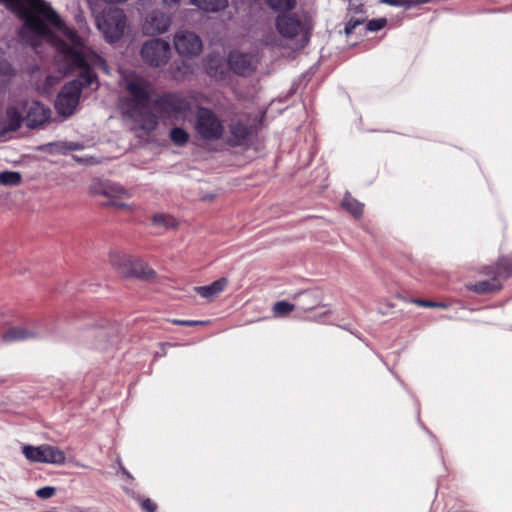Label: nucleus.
I'll return each mask as SVG.
<instances>
[{
    "instance_id": "15",
    "label": "nucleus",
    "mask_w": 512,
    "mask_h": 512,
    "mask_svg": "<svg viewBox=\"0 0 512 512\" xmlns=\"http://www.w3.org/2000/svg\"><path fill=\"white\" fill-rule=\"evenodd\" d=\"M276 27L278 32L286 38H293L303 30V25L298 19L286 15L277 17Z\"/></svg>"
},
{
    "instance_id": "6",
    "label": "nucleus",
    "mask_w": 512,
    "mask_h": 512,
    "mask_svg": "<svg viewBox=\"0 0 512 512\" xmlns=\"http://www.w3.org/2000/svg\"><path fill=\"white\" fill-rule=\"evenodd\" d=\"M156 109L168 118L186 120L193 112V101L187 97L169 94L156 102Z\"/></svg>"
},
{
    "instance_id": "39",
    "label": "nucleus",
    "mask_w": 512,
    "mask_h": 512,
    "mask_svg": "<svg viewBox=\"0 0 512 512\" xmlns=\"http://www.w3.org/2000/svg\"><path fill=\"white\" fill-rule=\"evenodd\" d=\"M181 0H164V3L168 6L179 4Z\"/></svg>"
},
{
    "instance_id": "24",
    "label": "nucleus",
    "mask_w": 512,
    "mask_h": 512,
    "mask_svg": "<svg viewBox=\"0 0 512 512\" xmlns=\"http://www.w3.org/2000/svg\"><path fill=\"white\" fill-rule=\"evenodd\" d=\"M230 131L234 137L235 144H240L247 138L250 133L249 128L240 122L232 123L230 126Z\"/></svg>"
},
{
    "instance_id": "19",
    "label": "nucleus",
    "mask_w": 512,
    "mask_h": 512,
    "mask_svg": "<svg viewBox=\"0 0 512 512\" xmlns=\"http://www.w3.org/2000/svg\"><path fill=\"white\" fill-rule=\"evenodd\" d=\"M228 280L220 278L207 286L195 287V291L204 298L212 299L218 296L227 286Z\"/></svg>"
},
{
    "instance_id": "21",
    "label": "nucleus",
    "mask_w": 512,
    "mask_h": 512,
    "mask_svg": "<svg viewBox=\"0 0 512 512\" xmlns=\"http://www.w3.org/2000/svg\"><path fill=\"white\" fill-rule=\"evenodd\" d=\"M22 183V174L18 171H2L0 172V185L16 187Z\"/></svg>"
},
{
    "instance_id": "4",
    "label": "nucleus",
    "mask_w": 512,
    "mask_h": 512,
    "mask_svg": "<svg viewBox=\"0 0 512 512\" xmlns=\"http://www.w3.org/2000/svg\"><path fill=\"white\" fill-rule=\"evenodd\" d=\"M512 272V258L502 257L494 266H486L482 273L491 277L488 280H482L474 284H469L467 288L478 294H486L501 288V279L507 278Z\"/></svg>"
},
{
    "instance_id": "38",
    "label": "nucleus",
    "mask_w": 512,
    "mask_h": 512,
    "mask_svg": "<svg viewBox=\"0 0 512 512\" xmlns=\"http://www.w3.org/2000/svg\"><path fill=\"white\" fill-rule=\"evenodd\" d=\"M435 308L447 309L448 304H446L445 302H435Z\"/></svg>"
},
{
    "instance_id": "7",
    "label": "nucleus",
    "mask_w": 512,
    "mask_h": 512,
    "mask_svg": "<svg viewBox=\"0 0 512 512\" xmlns=\"http://www.w3.org/2000/svg\"><path fill=\"white\" fill-rule=\"evenodd\" d=\"M140 55L143 62L148 66L163 67L171 57L170 43L162 38L149 39L142 44Z\"/></svg>"
},
{
    "instance_id": "9",
    "label": "nucleus",
    "mask_w": 512,
    "mask_h": 512,
    "mask_svg": "<svg viewBox=\"0 0 512 512\" xmlns=\"http://www.w3.org/2000/svg\"><path fill=\"white\" fill-rule=\"evenodd\" d=\"M23 454L31 462L62 465L66 461L65 453L60 448L49 444L25 445Z\"/></svg>"
},
{
    "instance_id": "32",
    "label": "nucleus",
    "mask_w": 512,
    "mask_h": 512,
    "mask_svg": "<svg viewBox=\"0 0 512 512\" xmlns=\"http://www.w3.org/2000/svg\"><path fill=\"white\" fill-rule=\"evenodd\" d=\"M409 302H411L415 305L421 306V307H425V308H435L434 301L423 300V299H411V300H409Z\"/></svg>"
},
{
    "instance_id": "31",
    "label": "nucleus",
    "mask_w": 512,
    "mask_h": 512,
    "mask_svg": "<svg viewBox=\"0 0 512 512\" xmlns=\"http://www.w3.org/2000/svg\"><path fill=\"white\" fill-rule=\"evenodd\" d=\"M56 492V489L52 486H45L36 491V495L42 499H48L52 497Z\"/></svg>"
},
{
    "instance_id": "8",
    "label": "nucleus",
    "mask_w": 512,
    "mask_h": 512,
    "mask_svg": "<svg viewBox=\"0 0 512 512\" xmlns=\"http://www.w3.org/2000/svg\"><path fill=\"white\" fill-rule=\"evenodd\" d=\"M195 130L205 140L220 139L224 125L218 116L208 108H198L196 111Z\"/></svg>"
},
{
    "instance_id": "3",
    "label": "nucleus",
    "mask_w": 512,
    "mask_h": 512,
    "mask_svg": "<svg viewBox=\"0 0 512 512\" xmlns=\"http://www.w3.org/2000/svg\"><path fill=\"white\" fill-rule=\"evenodd\" d=\"M109 262L118 274L125 278H139L149 281L155 277V272L143 261L121 252H110Z\"/></svg>"
},
{
    "instance_id": "22",
    "label": "nucleus",
    "mask_w": 512,
    "mask_h": 512,
    "mask_svg": "<svg viewBox=\"0 0 512 512\" xmlns=\"http://www.w3.org/2000/svg\"><path fill=\"white\" fill-rule=\"evenodd\" d=\"M342 207L356 218L361 217L363 214V204L350 195L344 197Z\"/></svg>"
},
{
    "instance_id": "26",
    "label": "nucleus",
    "mask_w": 512,
    "mask_h": 512,
    "mask_svg": "<svg viewBox=\"0 0 512 512\" xmlns=\"http://www.w3.org/2000/svg\"><path fill=\"white\" fill-rule=\"evenodd\" d=\"M172 142L178 146L185 145L189 140V134L182 128L175 127L170 131Z\"/></svg>"
},
{
    "instance_id": "43",
    "label": "nucleus",
    "mask_w": 512,
    "mask_h": 512,
    "mask_svg": "<svg viewBox=\"0 0 512 512\" xmlns=\"http://www.w3.org/2000/svg\"><path fill=\"white\" fill-rule=\"evenodd\" d=\"M3 0H0V3L2 2Z\"/></svg>"
},
{
    "instance_id": "34",
    "label": "nucleus",
    "mask_w": 512,
    "mask_h": 512,
    "mask_svg": "<svg viewBox=\"0 0 512 512\" xmlns=\"http://www.w3.org/2000/svg\"><path fill=\"white\" fill-rule=\"evenodd\" d=\"M172 323H173V324H176V325H182V326H194V325L202 324V322H201V321H194V320H178V319H174V320H172Z\"/></svg>"
},
{
    "instance_id": "20",
    "label": "nucleus",
    "mask_w": 512,
    "mask_h": 512,
    "mask_svg": "<svg viewBox=\"0 0 512 512\" xmlns=\"http://www.w3.org/2000/svg\"><path fill=\"white\" fill-rule=\"evenodd\" d=\"M190 4L206 12H218L228 6V0H190Z\"/></svg>"
},
{
    "instance_id": "36",
    "label": "nucleus",
    "mask_w": 512,
    "mask_h": 512,
    "mask_svg": "<svg viewBox=\"0 0 512 512\" xmlns=\"http://www.w3.org/2000/svg\"><path fill=\"white\" fill-rule=\"evenodd\" d=\"M361 20H350L345 26L346 34L352 33V31L356 28L357 25L361 24Z\"/></svg>"
},
{
    "instance_id": "30",
    "label": "nucleus",
    "mask_w": 512,
    "mask_h": 512,
    "mask_svg": "<svg viewBox=\"0 0 512 512\" xmlns=\"http://www.w3.org/2000/svg\"><path fill=\"white\" fill-rule=\"evenodd\" d=\"M386 24L387 20L385 18L373 19L367 23L366 28L369 31H378L385 27Z\"/></svg>"
},
{
    "instance_id": "33",
    "label": "nucleus",
    "mask_w": 512,
    "mask_h": 512,
    "mask_svg": "<svg viewBox=\"0 0 512 512\" xmlns=\"http://www.w3.org/2000/svg\"><path fill=\"white\" fill-rule=\"evenodd\" d=\"M102 204L106 205V206H114L117 209H128V208H130L129 204L124 203V202H120L119 199L103 202Z\"/></svg>"
},
{
    "instance_id": "23",
    "label": "nucleus",
    "mask_w": 512,
    "mask_h": 512,
    "mask_svg": "<svg viewBox=\"0 0 512 512\" xmlns=\"http://www.w3.org/2000/svg\"><path fill=\"white\" fill-rule=\"evenodd\" d=\"M152 222L155 226L165 229L176 228L178 225L176 219L173 216L164 213L154 215Z\"/></svg>"
},
{
    "instance_id": "18",
    "label": "nucleus",
    "mask_w": 512,
    "mask_h": 512,
    "mask_svg": "<svg viewBox=\"0 0 512 512\" xmlns=\"http://www.w3.org/2000/svg\"><path fill=\"white\" fill-rule=\"evenodd\" d=\"M87 345L96 350L104 351L109 346L108 334L105 330H92L87 335Z\"/></svg>"
},
{
    "instance_id": "29",
    "label": "nucleus",
    "mask_w": 512,
    "mask_h": 512,
    "mask_svg": "<svg viewBox=\"0 0 512 512\" xmlns=\"http://www.w3.org/2000/svg\"><path fill=\"white\" fill-rule=\"evenodd\" d=\"M54 147L59 152L74 151L83 149V145L77 142H57Z\"/></svg>"
},
{
    "instance_id": "27",
    "label": "nucleus",
    "mask_w": 512,
    "mask_h": 512,
    "mask_svg": "<svg viewBox=\"0 0 512 512\" xmlns=\"http://www.w3.org/2000/svg\"><path fill=\"white\" fill-rule=\"evenodd\" d=\"M266 2L275 11H286L295 7V0H266Z\"/></svg>"
},
{
    "instance_id": "5",
    "label": "nucleus",
    "mask_w": 512,
    "mask_h": 512,
    "mask_svg": "<svg viewBox=\"0 0 512 512\" xmlns=\"http://www.w3.org/2000/svg\"><path fill=\"white\" fill-rule=\"evenodd\" d=\"M96 25L104 38L113 43L124 35L127 28L126 15L122 9L109 8L101 15L96 16Z\"/></svg>"
},
{
    "instance_id": "16",
    "label": "nucleus",
    "mask_w": 512,
    "mask_h": 512,
    "mask_svg": "<svg viewBox=\"0 0 512 512\" xmlns=\"http://www.w3.org/2000/svg\"><path fill=\"white\" fill-rule=\"evenodd\" d=\"M20 108L21 107L18 105V107L12 106L7 109L1 121L3 132L15 131L20 127L23 120L21 112L19 111Z\"/></svg>"
},
{
    "instance_id": "2",
    "label": "nucleus",
    "mask_w": 512,
    "mask_h": 512,
    "mask_svg": "<svg viewBox=\"0 0 512 512\" xmlns=\"http://www.w3.org/2000/svg\"><path fill=\"white\" fill-rule=\"evenodd\" d=\"M124 88L129 94L127 114L134 121L133 129L153 131L158 120L149 107L151 84L143 77L131 74L124 79Z\"/></svg>"
},
{
    "instance_id": "12",
    "label": "nucleus",
    "mask_w": 512,
    "mask_h": 512,
    "mask_svg": "<svg viewBox=\"0 0 512 512\" xmlns=\"http://www.w3.org/2000/svg\"><path fill=\"white\" fill-rule=\"evenodd\" d=\"M171 25V17L161 10L151 11L145 18L142 31L145 35H161L168 31Z\"/></svg>"
},
{
    "instance_id": "35",
    "label": "nucleus",
    "mask_w": 512,
    "mask_h": 512,
    "mask_svg": "<svg viewBox=\"0 0 512 512\" xmlns=\"http://www.w3.org/2000/svg\"><path fill=\"white\" fill-rule=\"evenodd\" d=\"M141 505L142 508L147 512H155L156 510V504L152 502L150 499H145Z\"/></svg>"
},
{
    "instance_id": "10",
    "label": "nucleus",
    "mask_w": 512,
    "mask_h": 512,
    "mask_svg": "<svg viewBox=\"0 0 512 512\" xmlns=\"http://www.w3.org/2000/svg\"><path fill=\"white\" fill-rule=\"evenodd\" d=\"M173 44L180 56L194 57L202 51V41L198 35L191 31H177L173 38Z\"/></svg>"
},
{
    "instance_id": "41",
    "label": "nucleus",
    "mask_w": 512,
    "mask_h": 512,
    "mask_svg": "<svg viewBox=\"0 0 512 512\" xmlns=\"http://www.w3.org/2000/svg\"><path fill=\"white\" fill-rule=\"evenodd\" d=\"M122 471H123V473H124L125 475H127V476H129V477H130V474L128 473V471H127V470H125L124 468H122Z\"/></svg>"
},
{
    "instance_id": "14",
    "label": "nucleus",
    "mask_w": 512,
    "mask_h": 512,
    "mask_svg": "<svg viewBox=\"0 0 512 512\" xmlns=\"http://www.w3.org/2000/svg\"><path fill=\"white\" fill-rule=\"evenodd\" d=\"M228 63L235 73L247 75L256 68L257 59L251 54L232 52L228 57Z\"/></svg>"
},
{
    "instance_id": "25",
    "label": "nucleus",
    "mask_w": 512,
    "mask_h": 512,
    "mask_svg": "<svg viewBox=\"0 0 512 512\" xmlns=\"http://www.w3.org/2000/svg\"><path fill=\"white\" fill-rule=\"evenodd\" d=\"M295 309L294 304L287 301H278L272 307L274 317H284Z\"/></svg>"
},
{
    "instance_id": "17",
    "label": "nucleus",
    "mask_w": 512,
    "mask_h": 512,
    "mask_svg": "<svg viewBox=\"0 0 512 512\" xmlns=\"http://www.w3.org/2000/svg\"><path fill=\"white\" fill-rule=\"evenodd\" d=\"M37 334L24 327L9 328L3 335L2 341L7 344L14 342L25 341L28 339L36 338Z\"/></svg>"
},
{
    "instance_id": "28",
    "label": "nucleus",
    "mask_w": 512,
    "mask_h": 512,
    "mask_svg": "<svg viewBox=\"0 0 512 512\" xmlns=\"http://www.w3.org/2000/svg\"><path fill=\"white\" fill-rule=\"evenodd\" d=\"M380 2L394 7L411 8L416 4L426 3L428 0H380Z\"/></svg>"
},
{
    "instance_id": "11",
    "label": "nucleus",
    "mask_w": 512,
    "mask_h": 512,
    "mask_svg": "<svg viewBox=\"0 0 512 512\" xmlns=\"http://www.w3.org/2000/svg\"><path fill=\"white\" fill-rule=\"evenodd\" d=\"M19 106L21 109L27 108L25 121L30 128L42 126L51 118V110L38 101H22Z\"/></svg>"
},
{
    "instance_id": "42",
    "label": "nucleus",
    "mask_w": 512,
    "mask_h": 512,
    "mask_svg": "<svg viewBox=\"0 0 512 512\" xmlns=\"http://www.w3.org/2000/svg\"><path fill=\"white\" fill-rule=\"evenodd\" d=\"M95 0H88L89 4H92Z\"/></svg>"
},
{
    "instance_id": "13",
    "label": "nucleus",
    "mask_w": 512,
    "mask_h": 512,
    "mask_svg": "<svg viewBox=\"0 0 512 512\" xmlns=\"http://www.w3.org/2000/svg\"><path fill=\"white\" fill-rule=\"evenodd\" d=\"M90 191L93 195H102L108 198V201L130 197L129 192L121 185L98 180L92 182Z\"/></svg>"
},
{
    "instance_id": "1",
    "label": "nucleus",
    "mask_w": 512,
    "mask_h": 512,
    "mask_svg": "<svg viewBox=\"0 0 512 512\" xmlns=\"http://www.w3.org/2000/svg\"><path fill=\"white\" fill-rule=\"evenodd\" d=\"M0 4L17 14L24 21L25 28L55 46L67 64V70L79 69L78 78L64 85L55 101V108L60 115L71 116L77 109L82 89L91 86L96 80L93 69L106 71L104 59L86 46L47 2L3 0Z\"/></svg>"
},
{
    "instance_id": "37",
    "label": "nucleus",
    "mask_w": 512,
    "mask_h": 512,
    "mask_svg": "<svg viewBox=\"0 0 512 512\" xmlns=\"http://www.w3.org/2000/svg\"><path fill=\"white\" fill-rule=\"evenodd\" d=\"M10 72V65L7 62H1L0 63V75H6Z\"/></svg>"
},
{
    "instance_id": "40",
    "label": "nucleus",
    "mask_w": 512,
    "mask_h": 512,
    "mask_svg": "<svg viewBox=\"0 0 512 512\" xmlns=\"http://www.w3.org/2000/svg\"><path fill=\"white\" fill-rule=\"evenodd\" d=\"M213 69H214V66L210 63V64L208 65V70H209V72H210L211 74H212V70H213Z\"/></svg>"
}]
</instances>
